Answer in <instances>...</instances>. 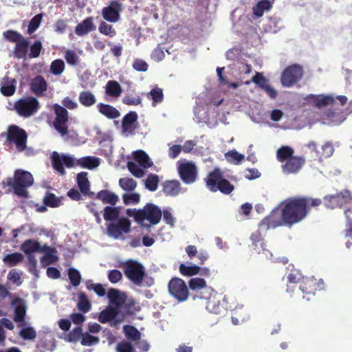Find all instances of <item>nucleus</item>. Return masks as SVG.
Segmentation results:
<instances>
[{
  "mask_svg": "<svg viewBox=\"0 0 352 352\" xmlns=\"http://www.w3.org/2000/svg\"><path fill=\"white\" fill-rule=\"evenodd\" d=\"M20 336L24 340H33L36 338V333L32 327H23L20 331Z\"/></svg>",
  "mask_w": 352,
  "mask_h": 352,
  "instance_id": "e2e57ef3",
  "label": "nucleus"
},
{
  "mask_svg": "<svg viewBox=\"0 0 352 352\" xmlns=\"http://www.w3.org/2000/svg\"><path fill=\"white\" fill-rule=\"evenodd\" d=\"M7 140L14 143L16 149L22 151L26 148L27 134L26 132L16 125L8 126L6 133Z\"/></svg>",
  "mask_w": 352,
  "mask_h": 352,
  "instance_id": "9d476101",
  "label": "nucleus"
},
{
  "mask_svg": "<svg viewBox=\"0 0 352 352\" xmlns=\"http://www.w3.org/2000/svg\"><path fill=\"white\" fill-rule=\"evenodd\" d=\"M28 48V42L24 38H22L16 43L15 55L19 58H24L26 56Z\"/></svg>",
  "mask_w": 352,
  "mask_h": 352,
  "instance_id": "a18cd8bd",
  "label": "nucleus"
},
{
  "mask_svg": "<svg viewBox=\"0 0 352 352\" xmlns=\"http://www.w3.org/2000/svg\"><path fill=\"white\" fill-rule=\"evenodd\" d=\"M99 338L89 333H84L81 336V344L84 346H91L98 343Z\"/></svg>",
  "mask_w": 352,
  "mask_h": 352,
  "instance_id": "0e129e2a",
  "label": "nucleus"
},
{
  "mask_svg": "<svg viewBox=\"0 0 352 352\" xmlns=\"http://www.w3.org/2000/svg\"><path fill=\"white\" fill-rule=\"evenodd\" d=\"M159 179L157 175H150L145 181V186L151 191H155L157 188Z\"/></svg>",
  "mask_w": 352,
  "mask_h": 352,
  "instance_id": "bf43d9fd",
  "label": "nucleus"
},
{
  "mask_svg": "<svg viewBox=\"0 0 352 352\" xmlns=\"http://www.w3.org/2000/svg\"><path fill=\"white\" fill-rule=\"evenodd\" d=\"M177 168L182 180L186 184H190L197 180L198 170L195 163L182 160L177 162Z\"/></svg>",
  "mask_w": 352,
  "mask_h": 352,
  "instance_id": "0eeeda50",
  "label": "nucleus"
},
{
  "mask_svg": "<svg viewBox=\"0 0 352 352\" xmlns=\"http://www.w3.org/2000/svg\"><path fill=\"white\" fill-rule=\"evenodd\" d=\"M54 109L56 113L54 121L55 129L63 135L67 133V122L68 120L67 111L58 104H54Z\"/></svg>",
  "mask_w": 352,
  "mask_h": 352,
  "instance_id": "2eb2a0df",
  "label": "nucleus"
},
{
  "mask_svg": "<svg viewBox=\"0 0 352 352\" xmlns=\"http://www.w3.org/2000/svg\"><path fill=\"white\" fill-rule=\"evenodd\" d=\"M78 186L83 194H87L89 191V182L87 178V173L81 172L76 176Z\"/></svg>",
  "mask_w": 352,
  "mask_h": 352,
  "instance_id": "a19ab883",
  "label": "nucleus"
},
{
  "mask_svg": "<svg viewBox=\"0 0 352 352\" xmlns=\"http://www.w3.org/2000/svg\"><path fill=\"white\" fill-rule=\"evenodd\" d=\"M225 158L229 163L240 164L245 160V155L236 150H231L225 154Z\"/></svg>",
  "mask_w": 352,
  "mask_h": 352,
  "instance_id": "37998d69",
  "label": "nucleus"
},
{
  "mask_svg": "<svg viewBox=\"0 0 352 352\" xmlns=\"http://www.w3.org/2000/svg\"><path fill=\"white\" fill-rule=\"evenodd\" d=\"M179 271L181 274H182L184 276H192L194 275H197L200 273L205 275V276H209L210 275V270L207 267L201 269L198 265H196L195 264H190V265H185V264H181L179 266Z\"/></svg>",
  "mask_w": 352,
  "mask_h": 352,
  "instance_id": "412c9836",
  "label": "nucleus"
},
{
  "mask_svg": "<svg viewBox=\"0 0 352 352\" xmlns=\"http://www.w3.org/2000/svg\"><path fill=\"white\" fill-rule=\"evenodd\" d=\"M304 160L301 157H293L288 159L286 163L283 165V170L285 173H295L298 172L304 164Z\"/></svg>",
  "mask_w": 352,
  "mask_h": 352,
  "instance_id": "5701e85b",
  "label": "nucleus"
},
{
  "mask_svg": "<svg viewBox=\"0 0 352 352\" xmlns=\"http://www.w3.org/2000/svg\"><path fill=\"white\" fill-rule=\"evenodd\" d=\"M122 4L116 1H111L109 6L102 10L103 19L110 23H116L120 19Z\"/></svg>",
  "mask_w": 352,
  "mask_h": 352,
  "instance_id": "f3484780",
  "label": "nucleus"
},
{
  "mask_svg": "<svg viewBox=\"0 0 352 352\" xmlns=\"http://www.w3.org/2000/svg\"><path fill=\"white\" fill-rule=\"evenodd\" d=\"M126 213L129 217H133L138 223L144 227L157 224L162 216L160 208L153 204H147L139 210L129 208Z\"/></svg>",
  "mask_w": 352,
  "mask_h": 352,
  "instance_id": "7ed1b4c3",
  "label": "nucleus"
},
{
  "mask_svg": "<svg viewBox=\"0 0 352 352\" xmlns=\"http://www.w3.org/2000/svg\"><path fill=\"white\" fill-rule=\"evenodd\" d=\"M324 288V282L322 279H320L318 283L314 278H311L307 280L305 286H301L300 289L302 292L309 296L314 294V291L320 290Z\"/></svg>",
  "mask_w": 352,
  "mask_h": 352,
  "instance_id": "b1692460",
  "label": "nucleus"
},
{
  "mask_svg": "<svg viewBox=\"0 0 352 352\" xmlns=\"http://www.w3.org/2000/svg\"><path fill=\"white\" fill-rule=\"evenodd\" d=\"M180 190V183L177 180L166 182L164 185V191L167 195L175 196Z\"/></svg>",
  "mask_w": 352,
  "mask_h": 352,
  "instance_id": "c9c22d12",
  "label": "nucleus"
},
{
  "mask_svg": "<svg viewBox=\"0 0 352 352\" xmlns=\"http://www.w3.org/2000/svg\"><path fill=\"white\" fill-rule=\"evenodd\" d=\"M286 226L283 222V217L281 215L280 207L275 208L272 210L271 214L264 219L260 224V230L276 228L278 226Z\"/></svg>",
  "mask_w": 352,
  "mask_h": 352,
  "instance_id": "dca6fc26",
  "label": "nucleus"
},
{
  "mask_svg": "<svg viewBox=\"0 0 352 352\" xmlns=\"http://www.w3.org/2000/svg\"><path fill=\"white\" fill-rule=\"evenodd\" d=\"M122 91L121 86L118 82L114 80L108 81L105 87L106 94L112 97H119Z\"/></svg>",
  "mask_w": 352,
  "mask_h": 352,
  "instance_id": "58836bf2",
  "label": "nucleus"
},
{
  "mask_svg": "<svg viewBox=\"0 0 352 352\" xmlns=\"http://www.w3.org/2000/svg\"><path fill=\"white\" fill-rule=\"evenodd\" d=\"M95 28L94 19L92 17H87L76 27L75 32L78 36H84L94 30Z\"/></svg>",
  "mask_w": 352,
  "mask_h": 352,
  "instance_id": "a878e982",
  "label": "nucleus"
},
{
  "mask_svg": "<svg viewBox=\"0 0 352 352\" xmlns=\"http://www.w3.org/2000/svg\"><path fill=\"white\" fill-rule=\"evenodd\" d=\"M302 67L293 65L287 67L282 73L281 83L283 87H291L296 85L302 77Z\"/></svg>",
  "mask_w": 352,
  "mask_h": 352,
  "instance_id": "f8f14e48",
  "label": "nucleus"
},
{
  "mask_svg": "<svg viewBox=\"0 0 352 352\" xmlns=\"http://www.w3.org/2000/svg\"><path fill=\"white\" fill-rule=\"evenodd\" d=\"M194 299L204 300L206 309L211 313L217 314L221 311L222 307L220 304V297L211 287L206 288L200 296H196Z\"/></svg>",
  "mask_w": 352,
  "mask_h": 352,
  "instance_id": "6e6552de",
  "label": "nucleus"
},
{
  "mask_svg": "<svg viewBox=\"0 0 352 352\" xmlns=\"http://www.w3.org/2000/svg\"><path fill=\"white\" fill-rule=\"evenodd\" d=\"M51 158L53 167L61 175L65 174L63 165H65L67 168H72L78 165L82 168L91 170L97 168L100 163V159L96 157L87 156L76 159L72 155L59 154L56 151L52 153Z\"/></svg>",
  "mask_w": 352,
  "mask_h": 352,
  "instance_id": "f257e3e1",
  "label": "nucleus"
},
{
  "mask_svg": "<svg viewBox=\"0 0 352 352\" xmlns=\"http://www.w3.org/2000/svg\"><path fill=\"white\" fill-rule=\"evenodd\" d=\"M252 82L256 84L258 87L263 90L269 85L268 81L263 76L261 73L256 72V74L252 78Z\"/></svg>",
  "mask_w": 352,
  "mask_h": 352,
  "instance_id": "052dcab7",
  "label": "nucleus"
},
{
  "mask_svg": "<svg viewBox=\"0 0 352 352\" xmlns=\"http://www.w3.org/2000/svg\"><path fill=\"white\" fill-rule=\"evenodd\" d=\"M309 148L311 150L316 151V156L319 159L329 157L333 154V146L329 143H325L320 148H317L316 144L311 143L309 144Z\"/></svg>",
  "mask_w": 352,
  "mask_h": 352,
  "instance_id": "cd10ccee",
  "label": "nucleus"
},
{
  "mask_svg": "<svg viewBox=\"0 0 352 352\" xmlns=\"http://www.w3.org/2000/svg\"><path fill=\"white\" fill-rule=\"evenodd\" d=\"M130 230V221L125 217H122L116 223H110L107 226V234L118 239L121 238L124 234L129 233Z\"/></svg>",
  "mask_w": 352,
  "mask_h": 352,
  "instance_id": "4468645a",
  "label": "nucleus"
},
{
  "mask_svg": "<svg viewBox=\"0 0 352 352\" xmlns=\"http://www.w3.org/2000/svg\"><path fill=\"white\" fill-rule=\"evenodd\" d=\"M1 92L3 95L10 96L16 91V80L14 78L5 77L1 82Z\"/></svg>",
  "mask_w": 352,
  "mask_h": 352,
  "instance_id": "c85d7f7f",
  "label": "nucleus"
},
{
  "mask_svg": "<svg viewBox=\"0 0 352 352\" xmlns=\"http://www.w3.org/2000/svg\"><path fill=\"white\" fill-rule=\"evenodd\" d=\"M97 197L104 203L112 205H115L119 200V197L116 194L104 190L100 191L97 195Z\"/></svg>",
  "mask_w": 352,
  "mask_h": 352,
  "instance_id": "e433bc0d",
  "label": "nucleus"
},
{
  "mask_svg": "<svg viewBox=\"0 0 352 352\" xmlns=\"http://www.w3.org/2000/svg\"><path fill=\"white\" fill-rule=\"evenodd\" d=\"M31 88L36 94H41L47 89V82L43 77L37 76L33 79Z\"/></svg>",
  "mask_w": 352,
  "mask_h": 352,
  "instance_id": "ea45409f",
  "label": "nucleus"
},
{
  "mask_svg": "<svg viewBox=\"0 0 352 352\" xmlns=\"http://www.w3.org/2000/svg\"><path fill=\"white\" fill-rule=\"evenodd\" d=\"M300 201H302L304 203L305 205V209L306 211H309V210L311 207L318 206L321 204V201L319 199H313V198H300Z\"/></svg>",
  "mask_w": 352,
  "mask_h": 352,
  "instance_id": "774afa93",
  "label": "nucleus"
},
{
  "mask_svg": "<svg viewBox=\"0 0 352 352\" xmlns=\"http://www.w3.org/2000/svg\"><path fill=\"white\" fill-rule=\"evenodd\" d=\"M223 69H224L223 67V68L218 67L217 69V75H218V78H219V84L222 89L228 88V89H235L243 84L242 80L234 82H230L229 80L228 79V78H226L222 75L221 72H222V70H223Z\"/></svg>",
  "mask_w": 352,
  "mask_h": 352,
  "instance_id": "2f4dec72",
  "label": "nucleus"
},
{
  "mask_svg": "<svg viewBox=\"0 0 352 352\" xmlns=\"http://www.w3.org/2000/svg\"><path fill=\"white\" fill-rule=\"evenodd\" d=\"M110 305L114 309H117L120 311V309L126 300V296L124 293L116 289H111L107 294Z\"/></svg>",
  "mask_w": 352,
  "mask_h": 352,
  "instance_id": "aec40b11",
  "label": "nucleus"
},
{
  "mask_svg": "<svg viewBox=\"0 0 352 352\" xmlns=\"http://www.w3.org/2000/svg\"><path fill=\"white\" fill-rule=\"evenodd\" d=\"M21 250L26 254H30L36 252H41L43 248L36 241L29 239L21 245Z\"/></svg>",
  "mask_w": 352,
  "mask_h": 352,
  "instance_id": "f704fd0d",
  "label": "nucleus"
},
{
  "mask_svg": "<svg viewBox=\"0 0 352 352\" xmlns=\"http://www.w3.org/2000/svg\"><path fill=\"white\" fill-rule=\"evenodd\" d=\"M42 20V14H37L30 21V24L28 25V32L29 34H31L35 32L38 28L39 27L41 22Z\"/></svg>",
  "mask_w": 352,
  "mask_h": 352,
  "instance_id": "69168bd1",
  "label": "nucleus"
},
{
  "mask_svg": "<svg viewBox=\"0 0 352 352\" xmlns=\"http://www.w3.org/2000/svg\"><path fill=\"white\" fill-rule=\"evenodd\" d=\"M138 119V115L135 112L127 113L122 120L123 133L128 135L131 134L135 129L134 124Z\"/></svg>",
  "mask_w": 352,
  "mask_h": 352,
  "instance_id": "393cba45",
  "label": "nucleus"
},
{
  "mask_svg": "<svg viewBox=\"0 0 352 352\" xmlns=\"http://www.w3.org/2000/svg\"><path fill=\"white\" fill-rule=\"evenodd\" d=\"M65 63L60 59H56L51 63L50 72L56 76H60L65 70Z\"/></svg>",
  "mask_w": 352,
  "mask_h": 352,
  "instance_id": "3c124183",
  "label": "nucleus"
},
{
  "mask_svg": "<svg viewBox=\"0 0 352 352\" xmlns=\"http://www.w3.org/2000/svg\"><path fill=\"white\" fill-rule=\"evenodd\" d=\"M7 278L8 280L17 286H19L22 284L21 273L16 271V270H10L8 274Z\"/></svg>",
  "mask_w": 352,
  "mask_h": 352,
  "instance_id": "13d9d810",
  "label": "nucleus"
},
{
  "mask_svg": "<svg viewBox=\"0 0 352 352\" xmlns=\"http://www.w3.org/2000/svg\"><path fill=\"white\" fill-rule=\"evenodd\" d=\"M126 276L137 285H140L145 275L144 267L138 262L129 261L124 265Z\"/></svg>",
  "mask_w": 352,
  "mask_h": 352,
  "instance_id": "9b49d317",
  "label": "nucleus"
},
{
  "mask_svg": "<svg viewBox=\"0 0 352 352\" xmlns=\"http://www.w3.org/2000/svg\"><path fill=\"white\" fill-rule=\"evenodd\" d=\"M124 331L126 337L131 340H137L140 338V333L132 326H124Z\"/></svg>",
  "mask_w": 352,
  "mask_h": 352,
  "instance_id": "6e6d98bb",
  "label": "nucleus"
},
{
  "mask_svg": "<svg viewBox=\"0 0 352 352\" xmlns=\"http://www.w3.org/2000/svg\"><path fill=\"white\" fill-rule=\"evenodd\" d=\"M41 252H45V254L41 258V264L43 267L54 264L58 261L56 251L54 249L47 247L43 248Z\"/></svg>",
  "mask_w": 352,
  "mask_h": 352,
  "instance_id": "c756f323",
  "label": "nucleus"
},
{
  "mask_svg": "<svg viewBox=\"0 0 352 352\" xmlns=\"http://www.w3.org/2000/svg\"><path fill=\"white\" fill-rule=\"evenodd\" d=\"M78 307L80 310L84 312H87L90 309V303L87 298V296L83 294H80L79 295Z\"/></svg>",
  "mask_w": 352,
  "mask_h": 352,
  "instance_id": "338daca9",
  "label": "nucleus"
},
{
  "mask_svg": "<svg viewBox=\"0 0 352 352\" xmlns=\"http://www.w3.org/2000/svg\"><path fill=\"white\" fill-rule=\"evenodd\" d=\"M96 107L102 115L109 119H115L120 116L119 111L111 105L100 102L97 104Z\"/></svg>",
  "mask_w": 352,
  "mask_h": 352,
  "instance_id": "bb28decb",
  "label": "nucleus"
},
{
  "mask_svg": "<svg viewBox=\"0 0 352 352\" xmlns=\"http://www.w3.org/2000/svg\"><path fill=\"white\" fill-rule=\"evenodd\" d=\"M23 259V255L19 252L8 254L3 258V262L9 266H15Z\"/></svg>",
  "mask_w": 352,
  "mask_h": 352,
  "instance_id": "79ce46f5",
  "label": "nucleus"
},
{
  "mask_svg": "<svg viewBox=\"0 0 352 352\" xmlns=\"http://www.w3.org/2000/svg\"><path fill=\"white\" fill-rule=\"evenodd\" d=\"M122 200L125 205H136L140 201V195L137 192L124 193L122 195Z\"/></svg>",
  "mask_w": 352,
  "mask_h": 352,
  "instance_id": "8fccbe9b",
  "label": "nucleus"
},
{
  "mask_svg": "<svg viewBox=\"0 0 352 352\" xmlns=\"http://www.w3.org/2000/svg\"><path fill=\"white\" fill-rule=\"evenodd\" d=\"M118 314L117 309H114L111 305H109L104 310L101 311L98 320L101 323H106L115 318Z\"/></svg>",
  "mask_w": 352,
  "mask_h": 352,
  "instance_id": "4c0bfd02",
  "label": "nucleus"
},
{
  "mask_svg": "<svg viewBox=\"0 0 352 352\" xmlns=\"http://www.w3.org/2000/svg\"><path fill=\"white\" fill-rule=\"evenodd\" d=\"M120 207L107 206L104 210V219L106 221H112L116 219L120 214Z\"/></svg>",
  "mask_w": 352,
  "mask_h": 352,
  "instance_id": "09e8293b",
  "label": "nucleus"
},
{
  "mask_svg": "<svg viewBox=\"0 0 352 352\" xmlns=\"http://www.w3.org/2000/svg\"><path fill=\"white\" fill-rule=\"evenodd\" d=\"M307 103L314 105L318 108H322L331 104L334 98L331 95H314L310 94L305 98Z\"/></svg>",
  "mask_w": 352,
  "mask_h": 352,
  "instance_id": "a211bd4d",
  "label": "nucleus"
},
{
  "mask_svg": "<svg viewBox=\"0 0 352 352\" xmlns=\"http://www.w3.org/2000/svg\"><path fill=\"white\" fill-rule=\"evenodd\" d=\"M251 240L252 241L253 248L257 253L261 254L262 252L267 258L271 257L272 254L270 251L264 248L265 244L260 231L253 233L251 236Z\"/></svg>",
  "mask_w": 352,
  "mask_h": 352,
  "instance_id": "4be33fe9",
  "label": "nucleus"
},
{
  "mask_svg": "<svg viewBox=\"0 0 352 352\" xmlns=\"http://www.w3.org/2000/svg\"><path fill=\"white\" fill-rule=\"evenodd\" d=\"M324 202L326 207L329 208L346 205L349 208V210H344V214L347 219H349V214H352V197L349 191H344L334 195L326 196Z\"/></svg>",
  "mask_w": 352,
  "mask_h": 352,
  "instance_id": "423d86ee",
  "label": "nucleus"
},
{
  "mask_svg": "<svg viewBox=\"0 0 352 352\" xmlns=\"http://www.w3.org/2000/svg\"><path fill=\"white\" fill-rule=\"evenodd\" d=\"M280 207L283 222L286 226H291L301 221L307 214L304 203L300 198L287 199Z\"/></svg>",
  "mask_w": 352,
  "mask_h": 352,
  "instance_id": "f03ea898",
  "label": "nucleus"
},
{
  "mask_svg": "<svg viewBox=\"0 0 352 352\" xmlns=\"http://www.w3.org/2000/svg\"><path fill=\"white\" fill-rule=\"evenodd\" d=\"M127 167L130 173L138 178H141L144 177V170L138 166L135 162H129L127 163Z\"/></svg>",
  "mask_w": 352,
  "mask_h": 352,
  "instance_id": "4d7b16f0",
  "label": "nucleus"
},
{
  "mask_svg": "<svg viewBox=\"0 0 352 352\" xmlns=\"http://www.w3.org/2000/svg\"><path fill=\"white\" fill-rule=\"evenodd\" d=\"M99 32L104 35L113 37L116 34V31L112 25L102 21L98 27Z\"/></svg>",
  "mask_w": 352,
  "mask_h": 352,
  "instance_id": "864d4df0",
  "label": "nucleus"
},
{
  "mask_svg": "<svg viewBox=\"0 0 352 352\" xmlns=\"http://www.w3.org/2000/svg\"><path fill=\"white\" fill-rule=\"evenodd\" d=\"M33 182L34 179L30 173L17 170L15 171L14 179L7 178L3 184L12 186L18 196L26 197L28 196L27 188L31 186Z\"/></svg>",
  "mask_w": 352,
  "mask_h": 352,
  "instance_id": "20e7f679",
  "label": "nucleus"
},
{
  "mask_svg": "<svg viewBox=\"0 0 352 352\" xmlns=\"http://www.w3.org/2000/svg\"><path fill=\"white\" fill-rule=\"evenodd\" d=\"M188 285L192 290H198L204 289L206 287V282L204 278H192L188 282Z\"/></svg>",
  "mask_w": 352,
  "mask_h": 352,
  "instance_id": "603ef678",
  "label": "nucleus"
},
{
  "mask_svg": "<svg viewBox=\"0 0 352 352\" xmlns=\"http://www.w3.org/2000/svg\"><path fill=\"white\" fill-rule=\"evenodd\" d=\"M65 58L67 63L71 65H76L80 61V58L78 54L73 50H67L65 52Z\"/></svg>",
  "mask_w": 352,
  "mask_h": 352,
  "instance_id": "680f3d73",
  "label": "nucleus"
},
{
  "mask_svg": "<svg viewBox=\"0 0 352 352\" xmlns=\"http://www.w3.org/2000/svg\"><path fill=\"white\" fill-rule=\"evenodd\" d=\"M119 186L125 191H133L137 186V182L132 178L123 177L119 179Z\"/></svg>",
  "mask_w": 352,
  "mask_h": 352,
  "instance_id": "de8ad7c7",
  "label": "nucleus"
},
{
  "mask_svg": "<svg viewBox=\"0 0 352 352\" xmlns=\"http://www.w3.org/2000/svg\"><path fill=\"white\" fill-rule=\"evenodd\" d=\"M293 153L294 151L292 148L287 146H283L277 151V158L281 162L284 161L287 162L288 159L293 157Z\"/></svg>",
  "mask_w": 352,
  "mask_h": 352,
  "instance_id": "49530a36",
  "label": "nucleus"
},
{
  "mask_svg": "<svg viewBox=\"0 0 352 352\" xmlns=\"http://www.w3.org/2000/svg\"><path fill=\"white\" fill-rule=\"evenodd\" d=\"M148 96L153 100V105L155 106L157 103H160L163 100V92L162 89L158 87L153 88L148 93Z\"/></svg>",
  "mask_w": 352,
  "mask_h": 352,
  "instance_id": "5fc2aeb1",
  "label": "nucleus"
},
{
  "mask_svg": "<svg viewBox=\"0 0 352 352\" xmlns=\"http://www.w3.org/2000/svg\"><path fill=\"white\" fill-rule=\"evenodd\" d=\"M133 155L134 160L141 167L148 168L152 166L153 162L144 151H136L133 153Z\"/></svg>",
  "mask_w": 352,
  "mask_h": 352,
  "instance_id": "7c9ffc66",
  "label": "nucleus"
},
{
  "mask_svg": "<svg viewBox=\"0 0 352 352\" xmlns=\"http://www.w3.org/2000/svg\"><path fill=\"white\" fill-rule=\"evenodd\" d=\"M272 7V3L269 0H261L253 7V14L257 17H261L265 11H269Z\"/></svg>",
  "mask_w": 352,
  "mask_h": 352,
  "instance_id": "72a5a7b5",
  "label": "nucleus"
},
{
  "mask_svg": "<svg viewBox=\"0 0 352 352\" xmlns=\"http://www.w3.org/2000/svg\"><path fill=\"white\" fill-rule=\"evenodd\" d=\"M168 291L171 296L179 301H185L188 296V290L185 282L179 278H174L169 282Z\"/></svg>",
  "mask_w": 352,
  "mask_h": 352,
  "instance_id": "ddd939ff",
  "label": "nucleus"
},
{
  "mask_svg": "<svg viewBox=\"0 0 352 352\" xmlns=\"http://www.w3.org/2000/svg\"><path fill=\"white\" fill-rule=\"evenodd\" d=\"M326 118L324 120H327V124L336 125L340 124L345 120V116L340 112L337 111H331L329 112L326 115Z\"/></svg>",
  "mask_w": 352,
  "mask_h": 352,
  "instance_id": "c03bdc74",
  "label": "nucleus"
},
{
  "mask_svg": "<svg viewBox=\"0 0 352 352\" xmlns=\"http://www.w3.org/2000/svg\"><path fill=\"white\" fill-rule=\"evenodd\" d=\"M78 100L82 106L90 107L96 103V97L90 91H83L80 92Z\"/></svg>",
  "mask_w": 352,
  "mask_h": 352,
  "instance_id": "473e14b6",
  "label": "nucleus"
},
{
  "mask_svg": "<svg viewBox=\"0 0 352 352\" xmlns=\"http://www.w3.org/2000/svg\"><path fill=\"white\" fill-rule=\"evenodd\" d=\"M12 306L14 308V320L20 323L19 326L23 327V321L26 314L27 305L25 300L21 298H16L12 301Z\"/></svg>",
  "mask_w": 352,
  "mask_h": 352,
  "instance_id": "6ab92c4d",
  "label": "nucleus"
},
{
  "mask_svg": "<svg viewBox=\"0 0 352 352\" xmlns=\"http://www.w3.org/2000/svg\"><path fill=\"white\" fill-rule=\"evenodd\" d=\"M207 187L211 190L216 192L220 190L221 192L228 194L231 192L234 187L230 182L223 179L219 169L215 168L210 172L205 179Z\"/></svg>",
  "mask_w": 352,
  "mask_h": 352,
  "instance_id": "39448f33",
  "label": "nucleus"
},
{
  "mask_svg": "<svg viewBox=\"0 0 352 352\" xmlns=\"http://www.w3.org/2000/svg\"><path fill=\"white\" fill-rule=\"evenodd\" d=\"M39 107L38 101L33 97L20 99L14 104L17 113L23 117H30L36 113Z\"/></svg>",
  "mask_w": 352,
  "mask_h": 352,
  "instance_id": "1a4fd4ad",
  "label": "nucleus"
}]
</instances>
